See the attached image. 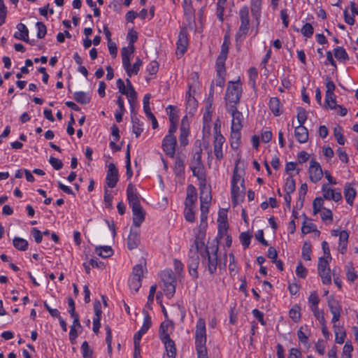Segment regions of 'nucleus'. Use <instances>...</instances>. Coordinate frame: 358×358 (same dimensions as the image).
I'll return each instance as SVG.
<instances>
[{"label":"nucleus","instance_id":"f257e3e1","mask_svg":"<svg viewBox=\"0 0 358 358\" xmlns=\"http://www.w3.org/2000/svg\"><path fill=\"white\" fill-rule=\"evenodd\" d=\"M242 84L238 79L236 81H229L227 84L224 95L226 110L237 108L242 96Z\"/></svg>","mask_w":358,"mask_h":358},{"label":"nucleus","instance_id":"f03ea898","mask_svg":"<svg viewBox=\"0 0 358 358\" xmlns=\"http://www.w3.org/2000/svg\"><path fill=\"white\" fill-rule=\"evenodd\" d=\"M245 187L242 171H240L237 165L234 167L231 179V200L234 206L238 203L244 196Z\"/></svg>","mask_w":358,"mask_h":358},{"label":"nucleus","instance_id":"7ed1b4c3","mask_svg":"<svg viewBox=\"0 0 358 358\" xmlns=\"http://www.w3.org/2000/svg\"><path fill=\"white\" fill-rule=\"evenodd\" d=\"M206 344V322L202 318L196 322L195 331V345L198 358H208Z\"/></svg>","mask_w":358,"mask_h":358},{"label":"nucleus","instance_id":"20e7f679","mask_svg":"<svg viewBox=\"0 0 358 358\" xmlns=\"http://www.w3.org/2000/svg\"><path fill=\"white\" fill-rule=\"evenodd\" d=\"M218 249L217 244H213L205 248L203 252H201L202 261L206 263L208 270L210 274H213L217 270Z\"/></svg>","mask_w":358,"mask_h":358},{"label":"nucleus","instance_id":"39448f33","mask_svg":"<svg viewBox=\"0 0 358 358\" xmlns=\"http://www.w3.org/2000/svg\"><path fill=\"white\" fill-rule=\"evenodd\" d=\"M202 149L199 146L193 155L191 164V170L193 176L196 177L200 182H206V176L204 172V166L201 160Z\"/></svg>","mask_w":358,"mask_h":358},{"label":"nucleus","instance_id":"423d86ee","mask_svg":"<svg viewBox=\"0 0 358 358\" xmlns=\"http://www.w3.org/2000/svg\"><path fill=\"white\" fill-rule=\"evenodd\" d=\"M241 26L236 34V42H241L245 38L250 29L249 11L248 7L245 6L239 12Z\"/></svg>","mask_w":358,"mask_h":358},{"label":"nucleus","instance_id":"0eeeda50","mask_svg":"<svg viewBox=\"0 0 358 358\" xmlns=\"http://www.w3.org/2000/svg\"><path fill=\"white\" fill-rule=\"evenodd\" d=\"M224 146L227 148V145L225 144L224 137L221 134L214 135L213 152L216 159L218 161H221L224 157L223 149Z\"/></svg>","mask_w":358,"mask_h":358},{"label":"nucleus","instance_id":"6e6552de","mask_svg":"<svg viewBox=\"0 0 358 358\" xmlns=\"http://www.w3.org/2000/svg\"><path fill=\"white\" fill-rule=\"evenodd\" d=\"M176 145L177 140L175 136L166 135L162 141V147L167 156L173 157L176 153Z\"/></svg>","mask_w":358,"mask_h":358},{"label":"nucleus","instance_id":"1a4fd4ad","mask_svg":"<svg viewBox=\"0 0 358 358\" xmlns=\"http://www.w3.org/2000/svg\"><path fill=\"white\" fill-rule=\"evenodd\" d=\"M309 178L310 180L316 183L320 180L323 176V171L320 164L315 161L312 160L310 162L309 167Z\"/></svg>","mask_w":358,"mask_h":358},{"label":"nucleus","instance_id":"9d476101","mask_svg":"<svg viewBox=\"0 0 358 358\" xmlns=\"http://www.w3.org/2000/svg\"><path fill=\"white\" fill-rule=\"evenodd\" d=\"M118 181V171L115 165L110 163L106 174V182L108 187L113 188Z\"/></svg>","mask_w":358,"mask_h":358},{"label":"nucleus","instance_id":"9b49d317","mask_svg":"<svg viewBox=\"0 0 358 358\" xmlns=\"http://www.w3.org/2000/svg\"><path fill=\"white\" fill-rule=\"evenodd\" d=\"M232 117L231 129H241L243 128V115L241 112L238 111L237 108L227 109Z\"/></svg>","mask_w":358,"mask_h":358},{"label":"nucleus","instance_id":"f8f14e48","mask_svg":"<svg viewBox=\"0 0 358 358\" xmlns=\"http://www.w3.org/2000/svg\"><path fill=\"white\" fill-rule=\"evenodd\" d=\"M323 196L327 200H333L338 202L342 199V195L340 191L336 189H332L328 185H323L322 187Z\"/></svg>","mask_w":358,"mask_h":358},{"label":"nucleus","instance_id":"ddd939ff","mask_svg":"<svg viewBox=\"0 0 358 358\" xmlns=\"http://www.w3.org/2000/svg\"><path fill=\"white\" fill-rule=\"evenodd\" d=\"M188 46L187 31L185 27L181 28L177 41V50L182 55Z\"/></svg>","mask_w":358,"mask_h":358},{"label":"nucleus","instance_id":"4468645a","mask_svg":"<svg viewBox=\"0 0 358 358\" xmlns=\"http://www.w3.org/2000/svg\"><path fill=\"white\" fill-rule=\"evenodd\" d=\"M127 199L129 201V205L131 208L141 206L140 201H139L136 190L134 186L131 183H129L127 186Z\"/></svg>","mask_w":358,"mask_h":358},{"label":"nucleus","instance_id":"2eb2a0df","mask_svg":"<svg viewBox=\"0 0 358 358\" xmlns=\"http://www.w3.org/2000/svg\"><path fill=\"white\" fill-rule=\"evenodd\" d=\"M197 201V193L196 188L192 185H189L187 189V197L185 201V206L187 208H196L195 203Z\"/></svg>","mask_w":358,"mask_h":358},{"label":"nucleus","instance_id":"dca6fc26","mask_svg":"<svg viewBox=\"0 0 358 358\" xmlns=\"http://www.w3.org/2000/svg\"><path fill=\"white\" fill-rule=\"evenodd\" d=\"M162 341L165 345L167 356L169 358H176V348L174 341L170 338V336L165 335Z\"/></svg>","mask_w":358,"mask_h":358},{"label":"nucleus","instance_id":"f3484780","mask_svg":"<svg viewBox=\"0 0 358 358\" xmlns=\"http://www.w3.org/2000/svg\"><path fill=\"white\" fill-rule=\"evenodd\" d=\"M133 213V224L136 227H139L145 220V212L141 205L131 208Z\"/></svg>","mask_w":358,"mask_h":358},{"label":"nucleus","instance_id":"a211bd4d","mask_svg":"<svg viewBox=\"0 0 358 358\" xmlns=\"http://www.w3.org/2000/svg\"><path fill=\"white\" fill-rule=\"evenodd\" d=\"M294 136L299 143H306L308 140V129L303 125H299L295 127Z\"/></svg>","mask_w":358,"mask_h":358},{"label":"nucleus","instance_id":"6ab92c4d","mask_svg":"<svg viewBox=\"0 0 358 358\" xmlns=\"http://www.w3.org/2000/svg\"><path fill=\"white\" fill-rule=\"evenodd\" d=\"M17 31L14 34V37L18 40H22L25 42L29 41V30L27 27L22 23L17 25Z\"/></svg>","mask_w":358,"mask_h":358},{"label":"nucleus","instance_id":"aec40b11","mask_svg":"<svg viewBox=\"0 0 358 358\" xmlns=\"http://www.w3.org/2000/svg\"><path fill=\"white\" fill-rule=\"evenodd\" d=\"M134 52V45H128L127 47H124L122 48L121 55L122 59V65L123 67H127L129 64V62L130 61V55L133 54Z\"/></svg>","mask_w":358,"mask_h":358},{"label":"nucleus","instance_id":"412c9836","mask_svg":"<svg viewBox=\"0 0 358 358\" xmlns=\"http://www.w3.org/2000/svg\"><path fill=\"white\" fill-rule=\"evenodd\" d=\"M186 118H187L186 116H185L182 118V122H181V126H180V134L179 141H180V143L182 146H185L188 143L187 137L189 135V129L185 124V120Z\"/></svg>","mask_w":358,"mask_h":358},{"label":"nucleus","instance_id":"4be33fe9","mask_svg":"<svg viewBox=\"0 0 358 358\" xmlns=\"http://www.w3.org/2000/svg\"><path fill=\"white\" fill-rule=\"evenodd\" d=\"M201 191H200V203L209 204L211 201V194L209 189L206 187L205 182H200Z\"/></svg>","mask_w":358,"mask_h":358},{"label":"nucleus","instance_id":"5701e85b","mask_svg":"<svg viewBox=\"0 0 358 358\" xmlns=\"http://www.w3.org/2000/svg\"><path fill=\"white\" fill-rule=\"evenodd\" d=\"M140 243L139 234L138 231H133L132 229L127 238V247L129 250L135 249Z\"/></svg>","mask_w":358,"mask_h":358},{"label":"nucleus","instance_id":"b1692460","mask_svg":"<svg viewBox=\"0 0 358 358\" xmlns=\"http://www.w3.org/2000/svg\"><path fill=\"white\" fill-rule=\"evenodd\" d=\"M204 238H205V234H203L202 232H199V234L195 238L194 245L192 246L195 250L199 251L200 255H201V252H203V250L205 249V248L210 246V245H206V246L205 245Z\"/></svg>","mask_w":358,"mask_h":358},{"label":"nucleus","instance_id":"393cba45","mask_svg":"<svg viewBox=\"0 0 358 358\" xmlns=\"http://www.w3.org/2000/svg\"><path fill=\"white\" fill-rule=\"evenodd\" d=\"M349 234L346 231H341L339 233V244L338 250L341 253L344 254L347 250Z\"/></svg>","mask_w":358,"mask_h":358},{"label":"nucleus","instance_id":"a878e982","mask_svg":"<svg viewBox=\"0 0 358 358\" xmlns=\"http://www.w3.org/2000/svg\"><path fill=\"white\" fill-rule=\"evenodd\" d=\"M344 196L346 202L352 206L356 196V190L352 187L351 184L348 183L345 185L344 189Z\"/></svg>","mask_w":358,"mask_h":358},{"label":"nucleus","instance_id":"bb28decb","mask_svg":"<svg viewBox=\"0 0 358 358\" xmlns=\"http://www.w3.org/2000/svg\"><path fill=\"white\" fill-rule=\"evenodd\" d=\"M142 65V61L140 58H136V62L131 66L130 61L129 62V64L127 67H124L126 71L127 74L129 77H131V75H136L140 69V67Z\"/></svg>","mask_w":358,"mask_h":358},{"label":"nucleus","instance_id":"cd10ccee","mask_svg":"<svg viewBox=\"0 0 358 358\" xmlns=\"http://www.w3.org/2000/svg\"><path fill=\"white\" fill-rule=\"evenodd\" d=\"M241 129H231V146L233 149H237L241 143Z\"/></svg>","mask_w":358,"mask_h":358},{"label":"nucleus","instance_id":"c85d7f7f","mask_svg":"<svg viewBox=\"0 0 358 358\" xmlns=\"http://www.w3.org/2000/svg\"><path fill=\"white\" fill-rule=\"evenodd\" d=\"M280 101L278 97H272L269 101V108L275 116H279L282 111L280 110Z\"/></svg>","mask_w":358,"mask_h":358},{"label":"nucleus","instance_id":"c756f323","mask_svg":"<svg viewBox=\"0 0 358 358\" xmlns=\"http://www.w3.org/2000/svg\"><path fill=\"white\" fill-rule=\"evenodd\" d=\"M174 173L177 177H182L185 173V163L184 161L180 157H177L175 161Z\"/></svg>","mask_w":358,"mask_h":358},{"label":"nucleus","instance_id":"7c9ffc66","mask_svg":"<svg viewBox=\"0 0 358 358\" xmlns=\"http://www.w3.org/2000/svg\"><path fill=\"white\" fill-rule=\"evenodd\" d=\"M74 99L80 104H87L90 102L91 98L88 93L85 92H76L73 95Z\"/></svg>","mask_w":358,"mask_h":358},{"label":"nucleus","instance_id":"2f4dec72","mask_svg":"<svg viewBox=\"0 0 358 358\" xmlns=\"http://www.w3.org/2000/svg\"><path fill=\"white\" fill-rule=\"evenodd\" d=\"M95 252L103 258L109 257L113 254V250L110 246H98L95 248Z\"/></svg>","mask_w":358,"mask_h":358},{"label":"nucleus","instance_id":"473e14b6","mask_svg":"<svg viewBox=\"0 0 358 358\" xmlns=\"http://www.w3.org/2000/svg\"><path fill=\"white\" fill-rule=\"evenodd\" d=\"M160 277L163 284L176 282L175 275L171 270H164L161 272Z\"/></svg>","mask_w":358,"mask_h":358},{"label":"nucleus","instance_id":"72a5a7b5","mask_svg":"<svg viewBox=\"0 0 358 358\" xmlns=\"http://www.w3.org/2000/svg\"><path fill=\"white\" fill-rule=\"evenodd\" d=\"M13 244L17 250L20 251H25L29 245L27 240L20 237H15L13 240Z\"/></svg>","mask_w":358,"mask_h":358},{"label":"nucleus","instance_id":"f704fd0d","mask_svg":"<svg viewBox=\"0 0 358 358\" xmlns=\"http://www.w3.org/2000/svg\"><path fill=\"white\" fill-rule=\"evenodd\" d=\"M328 306L332 314L341 313V306H340L338 301L334 299L332 296L328 298Z\"/></svg>","mask_w":358,"mask_h":358},{"label":"nucleus","instance_id":"c9c22d12","mask_svg":"<svg viewBox=\"0 0 358 358\" xmlns=\"http://www.w3.org/2000/svg\"><path fill=\"white\" fill-rule=\"evenodd\" d=\"M227 210L225 209H222L219 211L217 222H219V229H224L226 230L227 229Z\"/></svg>","mask_w":358,"mask_h":358},{"label":"nucleus","instance_id":"e433bc0d","mask_svg":"<svg viewBox=\"0 0 358 358\" xmlns=\"http://www.w3.org/2000/svg\"><path fill=\"white\" fill-rule=\"evenodd\" d=\"M176 282H169L163 284V291L167 298L171 299L173 297L176 292Z\"/></svg>","mask_w":358,"mask_h":358},{"label":"nucleus","instance_id":"4c0bfd02","mask_svg":"<svg viewBox=\"0 0 358 358\" xmlns=\"http://www.w3.org/2000/svg\"><path fill=\"white\" fill-rule=\"evenodd\" d=\"M289 317L294 322H298L301 318V308L298 305H294L289 311Z\"/></svg>","mask_w":358,"mask_h":358},{"label":"nucleus","instance_id":"58836bf2","mask_svg":"<svg viewBox=\"0 0 358 358\" xmlns=\"http://www.w3.org/2000/svg\"><path fill=\"white\" fill-rule=\"evenodd\" d=\"M227 57L218 56L216 60V70L217 76L225 73V61Z\"/></svg>","mask_w":358,"mask_h":358},{"label":"nucleus","instance_id":"ea45409f","mask_svg":"<svg viewBox=\"0 0 358 358\" xmlns=\"http://www.w3.org/2000/svg\"><path fill=\"white\" fill-rule=\"evenodd\" d=\"M126 174L127 176V178H131L133 172L131 171V157H130V145L129 144L127 148V152H126Z\"/></svg>","mask_w":358,"mask_h":358},{"label":"nucleus","instance_id":"a19ab883","mask_svg":"<svg viewBox=\"0 0 358 358\" xmlns=\"http://www.w3.org/2000/svg\"><path fill=\"white\" fill-rule=\"evenodd\" d=\"M230 45V38L229 36L227 35H225L224 37V41L221 46V51L220 52V55L218 56L227 57V55L229 52V48Z\"/></svg>","mask_w":358,"mask_h":358},{"label":"nucleus","instance_id":"79ce46f5","mask_svg":"<svg viewBox=\"0 0 358 358\" xmlns=\"http://www.w3.org/2000/svg\"><path fill=\"white\" fill-rule=\"evenodd\" d=\"M334 56L337 59L342 61L349 59L347 52L343 47H337L334 49Z\"/></svg>","mask_w":358,"mask_h":358},{"label":"nucleus","instance_id":"37998d69","mask_svg":"<svg viewBox=\"0 0 358 358\" xmlns=\"http://www.w3.org/2000/svg\"><path fill=\"white\" fill-rule=\"evenodd\" d=\"M124 95H127L129 98V103L131 106V113H133V105L137 98V93L135 91L134 87H131L129 90H127L126 94H123Z\"/></svg>","mask_w":358,"mask_h":358},{"label":"nucleus","instance_id":"c03bdc74","mask_svg":"<svg viewBox=\"0 0 358 358\" xmlns=\"http://www.w3.org/2000/svg\"><path fill=\"white\" fill-rule=\"evenodd\" d=\"M285 191L288 194H291L295 191V180L292 176L286 179Z\"/></svg>","mask_w":358,"mask_h":358},{"label":"nucleus","instance_id":"a18cd8bd","mask_svg":"<svg viewBox=\"0 0 358 358\" xmlns=\"http://www.w3.org/2000/svg\"><path fill=\"white\" fill-rule=\"evenodd\" d=\"M307 327H301L297 331V336L299 341L303 343L307 344L308 341V336L306 334L307 331Z\"/></svg>","mask_w":358,"mask_h":358},{"label":"nucleus","instance_id":"49530a36","mask_svg":"<svg viewBox=\"0 0 358 358\" xmlns=\"http://www.w3.org/2000/svg\"><path fill=\"white\" fill-rule=\"evenodd\" d=\"M325 103L331 109L336 108V95L334 93H326Z\"/></svg>","mask_w":358,"mask_h":358},{"label":"nucleus","instance_id":"de8ad7c7","mask_svg":"<svg viewBox=\"0 0 358 358\" xmlns=\"http://www.w3.org/2000/svg\"><path fill=\"white\" fill-rule=\"evenodd\" d=\"M143 313L144 319L141 330L146 333L152 325V320L151 317L150 316L149 313L147 311H143Z\"/></svg>","mask_w":358,"mask_h":358},{"label":"nucleus","instance_id":"09e8293b","mask_svg":"<svg viewBox=\"0 0 358 358\" xmlns=\"http://www.w3.org/2000/svg\"><path fill=\"white\" fill-rule=\"evenodd\" d=\"M195 209L194 208H185L184 215L187 222H194L195 221Z\"/></svg>","mask_w":358,"mask_h":358},{"label":"nucleus","instance_id":"8fccbe9b","mask_svg":"<svg viewBox=\"0 0 358 358\" xmlns=\"http://www.w3.org/2000/svg\"><path fill=\"white\" fill-rule=\"evenodd\" d=\"M311 245L308 242H305L302 248V257L306 261L311 259Z\"/></svg>","mask_w":358,"mask_h":358},{"label":"nucleus","instance_id":"3c124183","mask_svg":"<svg viewBox=\"0 0 358 358\" xmlns=\"http://www.w3.org/2000/svg\"><path fill=\"white\" fill-rule=\"evenodd\" d=\"M262 7V0H251V10L255 17L259 15Z\"/></svg>","mask_w":358,"mask_h":358},{"label":"nucleus","instance_id":"603ef678","mask_svg":"<svg viewBox=\"0 0 358 358\" xmlns=\"http://www.w3.org/2000/svg\"><path fill=\"white\" fill-rule=\"evenodd\" d=\"M227 0H218L217 3V15L218 19L222 22L224 20V4Z\"/></svg>","mask_w":358,"mask_h":358},{"label":"nucleus","instance_id":"864d4df0","mask_svg":"<svg viewBox=\"0 0 358 358\" xmlns=\"http://www.w3.org/2000/svg\"><path fill=\"white\" fill-rule=\"evenodd\" d=\"M144 273V266L142 264L136 265L133 268L132 278L141 279L142 278Z\"/></svg>","mask_w":358,"mask_h":358},{"label":"nucleus","instance_id":"5fc2aeb1","mask_svg":"<svg viewBox=\"0 0 358 358\" xmlns=\"http://www.w3.org/2000/svg\"><path fill=\"white\" fill-rule=\"evenodd\" d=\"M83 358H92L93 350L90 348L88 343L84 341L81 345Z\"/></svg>","mask_w":358,"mask_h":358},{"label":"nucleus","instance_id":"6e6d98bb","mask_svg":"<svg viewBox=\"0 0 358 358\" xmlns=\"http://www.w3.org/2000/svg\"><path fill=\"white\" fill-rule=\"evenodd\" d=\"M301 34L307 37V38H310L312 36V35L314 33V28L311 25V24L308 23V22H306L301 28Z\"/></svg>","mask_w":358,"mask_h":358},{"label":"nucleus","instance_id":"4d7b16f0","mask_svg":"<svg viewBox=\"0 0 358 358\" xmlns=\"http://www.w3.org/2000/svg\"><path fill=\"white\" fill-rule=\"evenodd\" d=\"M129 286L131 290L134 291V292H137L139 288L141 287V280L131 277L129 280Z\"/></svg>","mask_w":358,"mask_h":358},{"label":"nucleus","instance_id":"13d9d810","mask_svg":"<svg viewBox=\"0 0 358 358\" xmlns=\"http://www.w3.org/2000/svg\"><path fill=\"white\" fill-rule=\"evenodd\" d=\"M240 241L243 248L245 249L249 247L252 236L249 232H242L240 235Z\"/></svg>","mask_w":358,"mask_h":358},{"label":"nucleus","instance_id":"bf43d9fd","mask_svg":"<svg viewBox=\"0 0 358 358\" xmlns=\"http://www.w3.org/2000/svg\"><path fill=\"white\" fill-rule=\"evenodd\" d=\"M319 302L320 299L317 293L315 292H312L308 297L310 308L313 309L314 308L318 307Z\"/></svg>","mask_w":358,"mask_h":358},{"label":"nucleus","instance_id":"052dcab7","mask_svg":"<svg viewBox=\"0 0 358 358\" xmlns=\"http://www.w3.org/2000/svg\"><path fill=\"white\" fill-rule=\"evenodd\" d=\"M182 7L185 15L192 16L194 14V10L192 6V0H183Z\"/></svg>","mask_w":358,"mask_h":358},{"label":"nucleus","instance_id":"680f3d73","mask_svg":"<svg viewBox=\"0 0 358 358\" xmlns=\"http://www.w3.org/2000/svg\"><path fill=\"white\" fill-rule=\"evenodd\" d=\"M297 120L299 125H303L307 120V113L305 109L300 107L297 108Z\"/></svg>","mask_w":358,"mask_h":358},{"label":"nucleus","instance_id":"e2e57ef3","mask_svg":"<svg viewBox=\"0 0 358 358\" xmlns=\"http://www.w3.org/2000/svg\"><path fill=\"white\" fill-rule=\"evenodd\" d=\"M324 201L321 197H316L313 202V213L316 215L318 213L323 206Z\"/></svg>","mask_w":358,"mask_h":358},{"label":"nucleus","instance_id":"0e129e2a","mask_svg":"<svg viewBox=\"0 0 358 358\" xmlns=\"http://www.w3.org/2000/svg\"><path fill=\"white\" fill-rule=\"evenodd\" d=\"M319 275L322 278V282L323 284L329 285L331 283V275H330V269L325 270L318 272Z\"/></svg>","mask_w":358,"mask_h":358},{"label":"nucleus","instance_id":"69168bd1","mask_svg":"<svg viewBox=\"0 0 358 358\" xmlns=\"http://www.w3.org/2000/svg\"><path fill=\"white\" fill-rule=\"evenodd\" d=\"M36 27L38 29L37 37L38 38H44L47 33L46 26L44 24V23L41 22H38L36 23Z\"/></svg>","mask_w":358,"mask_h":358},{"label":"nucleus","instance_id":"338daca9","mask_svg":"<svg viewBox=\"0 0 358 358\" xmlns=\"http://www.w3.org/2000/svg\"><path fill=\"white\" fill-rule=\"evenodd\" d=\"M329 262L327 258L320 257L317 265V270L319 271L329 270Z\"/></svg>","mask_w":358,"mask_h":358},{"label":"nucleus","instance_id":"774afa93","mask_svg":"<svg viewBox=\"0 0 358 358\" xmlns=\"http://www.w3.org/2000/svg\"><path fill=\"white\" fill-rule=\"evenodd\" d=\"M346 275L348 280L350 282L355 281L358 277L354 267L352 265L348 266Z\"/></svg>","mask_w":358,"mask_h":358}]
</instances>
